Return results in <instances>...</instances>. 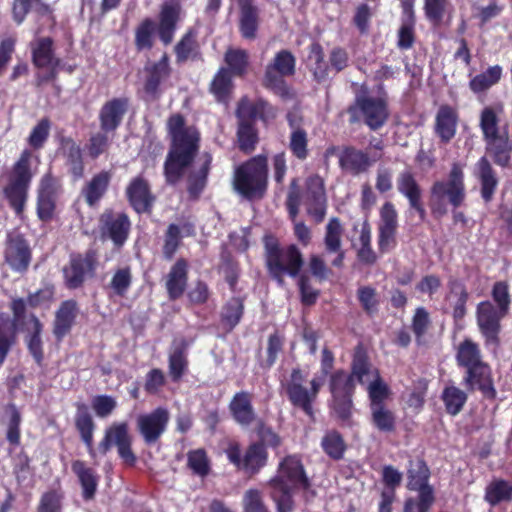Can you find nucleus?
<instances>
[{"instance_id": "f257e3e1", "label": "nucleus", "mask_w": 512, "mask_h": 512, "mask_svg": "<svg viewBox=\"0 0 512 512\" xmlns=\"http://www.w3.org/2000/svg\"><path fill=\"white\" fill-rule=\"evenodd\" d=\"M167 128L172 148L165 163V174L168 182L175 183L198 150L199 134L194 127L186 126L184 118L179 114L168 119Z\"/></svg>"}, {"instance_id": "f03ea898", "label": "nucleus", "mask_w": 512, "mask_h": 512, "mask_svg": "<svg viewBox=\"0 0 512 512\" xmlns=\"http://www.w3.org/2000/svg\"><path fill=\"white\" fill-rule=\"evenodd\" d=\"M272 498L277 504L278 512H291L293 509L292 491L306 489L309 486L301 460L295 456H287L278 467V473L270 481Z\"/></svg>"}, {"instance_id": "7ed1b4c3", "label": "nucleus", "mask_w": 512, "mask_h": 512, "mask_svg": "<svg viewBox=\"0 0 512 512\" xmlns=\"http://www.w3.org/2000/svg\"><path fill=\"white\" fill-rule=\"evenodd\" d=\"M40 158L31 150L25 149L14 163L9 174L4 194L17 215H21L27 199V191L33 176L37 173Z\"/></svg>"}, {"instance_id": "20e7f679", "label": "nucleus", "mask_w": 512, "mask_h": 512, "mask_svg": "<svg viewBox=\"0 0 512 512\" xmlns=\"http://www.w3.org/2000/svg\"><path fill=\"white\" fill-rule=\"evenodd\" d=\"M457 361L466 369L464 382L469 389L478 388L484 394L494 396L489 369L482 361L480 349L476 343L469 339L463 341L458 347Z\"/></svg>"}, {"instance_id": "39448f33", "label": "nucleus", "mask_w": 512, "mask_h": 512, "mask_svg": "<svg viewBox=\"0 0 512 512\" xmlns=\"http://www.w3.org/2000/svg\"><path fill=\"white\" fill-rule=\"evenodd\" d=\"M463 168L453 164L446 181H436L431 187L430 206L432 213L441 217L447 213L446 201L457 208L465 200Z\"/></svg>"}, {"instance_id": "423d86ee", "label": "nucleus", "mask_w": 512, "mask_h": 512, "mask_svg": "<svg viewBox=\"0 0 512 512\" xmlns=\"http://www.w3.org/2000/svg\"><path fill=\"white\" fill-rule=\"evenodd\" d=\"M233 184L242 196L248 199L261 198L267 186V158L259 155L238 167Z\"/></svg>"}, {"instance_id": "0eeeda50", "label": "nucleus", "mask_w": 512, "mask_h": 512, "mask_svg": "<svg viewBox=\"0 0 512 512\" xmlns=\"http://www.w3.org/2000/svg\"><path fill=\"white\" fill-rule=\"evenodd\" d=\"M353 374L361 384H367L370 409L384 406L389 397V388L381 379L378 370L374 369L363 352L357 351L353 359Z\"/></svg>"}, {"instance_id": "6e6552de", "label": "nucleus", "mask_w": 512, "mask_h": 512, "mask_svg": "<svg viewBox=\"0 0 512 512\" xmlns=\"http://www.w3.org/2000/svg\"><path fill=\"white\" fill-rule=\"evenodd\" d=\"M266 250V261L269 271L280 282L285 273L292 277L298 275L303 265V259L296 246L290 245L280 249L276 244H267Z\"/></svg>"}, {"instance_id": "1a4fd4ad", "label": "nucleus", "mask_w": 512, "mask_h": 512, "mask_svg": "<svg viewBox=\"0 0 512 512\" xmlns=\"http://www.w3.org/2000/svg\"><path fill=\"white\" fill-rule=\"evenodd\" d=\"M295 72V58L287 50L279 51L271 63L266 67L263 85L275 94L286 97L289 95V88L284 77L293 75Z\"/></svg>"}, {"instance_id": "9d476101", "label": "nucleus", "mask_w": 512, "mask_h": 512, "mask_svg": "<svg viewBox=\"0 0 512 512\" xmlns=\"http://www.w3.org/2000/svg\"><path fill=\"white\" fill-rule=\"evenodd\" d=\"M353 372L348 374L344 371H337L331 376L330 391L333 397V408L342 419L349 417L351 413V396L354 389Z\"/></svg>"}, {"instance_id": "9b49d317", "label": "nucleus", "mask_w": 512, "mask_h": 512, "mask_svg": "<svg viewBox=\"0 0 512 512\" xmlns=\"http://www.w3.org/2000/svg\"><path fill=\"white\" fill-rule=\"evenodd\" d=\"M113 445L117 447L119 456L127 464L132 465L135 462L126 422H115L106 429L105 436L99 444V450L102 454H106Z\"/></svg>"}, {"instance_id": "f8f14e48", "label": "nucleus", "mask_w": 512, "mask_h": 512, "mask_svg": "<svg viewBox=\"0 0 512 512\" xmlns=\"http://www.w3.org/2000/svg\"><path fill=\"white\" fill-rule=\"evenodd\" d=\"M423 465H420L417 475L409 471L408 488L419 491V499H408L405 503L404 512H428L434 501L433 491L427 485V473Z\"/></svg>"}, {"instance_id": "ddd939ff", "label": "nucleus", "mask_w": 512, "mask_h": 512, "mask_svg": "<svg viewBox=\"0 0 512 512\" xmlns=\"http://www.w3.org/2000/svg\"><path fill=\"white\" fill-rule=\"evenodd\" d=\"M350 111L353 113L359 112L364 122L373 130L383 126L388 118V109L382 98L358 97Z\"/></svg>"}, {"instance_id": "4468645a", "label": "nucleus", "mask_w": 512, "mask_h": 512, "mask_svg": "<svg viewBox=\"0 0 512 512\" xmlns=\"http://www.w3.org/2000/svg\"><path fill=\"white\" fill-rule=\"evenodd\" d=\"M507 315L490 301L480 302L476 310L477 325L487 342L495 343L500 332V321Z\"/></svg>"}, {"instance_id": "2eb2a0df", "label": "nucleus", "mask_w": 512, "mask_h": 512, "mask_svg": "<svg viewBox=\"0 0 512 512\" xmlns=\"http://www.w3.org/2000/svg\"><path fill=\"white\" fill-rule=\"evenodd\" d=\"M170 414L165 408H157L154 411L139 415L137 418V428L147 444H153L165 432Z\"/></svg>"}, {"instance_id": "dca6fc26", "label": "nucleus", "mask_w": 512, "mask_h": 512, "mask_svg": "<svg viewBox=\"0 0 512 512\" xmlns=\"http://www.w3.org/2000/svg\"><path fill=\"white\" fill-rule=\"evenodd\" d=\"M397 217L398 214L393 203L386 202L382 205L378 223V245L383 252L390 250L395 245Z\"/></svg>"}, {"instance_id": "f3484780", "label": "nucleus", "mask_w": 512, "mask_h": 512, "mask_svg": "<svg viewBox=\"0 0 512 512\" xmlns=\"http://www.w3.org/2000/svg\"><path fill=\"white\" fill-rule=\"evenodd\" d=\"M32 60L38 68H47L50 73L40 81H49L55 75V70L59 65V59L55 57L53 50V41L49 37L36 38L31 43Z\"/></svg>"}, {"instance_id": "a211bd4d", "label": "nucleus", "mask_w": 512, "mask_h": 512, "mask_svg": "<svg viewBox=\"0 0 512 512\" xmlns=\"http://www.w3.org/2000/svg\"><path fill=\"white\" fill-rule=\"evenodd\" d=\"M94 263L90 255L71 258L69 264L63 268L65 284L70 289L80 287L84 281L93 275Z\"/></svg>"}, {"instance_id": "6ab92c4d", "label": "nucleus", "mask_w": 512, "mask_h": 512, "mask_svg": "<svg viewBox=\"0 0 512 512\" xmlns=\"http://www.w3.org/2000/svg\"><path fill=\"white\" fill-rule=\"evenodd\" d=\"M5 259L15 271H25L31 261V250L26 240L20 236H10L5 250Z\"/></svg>"}, {"instance_id": "aec40b11", "label": "nucleus", "mask_w": 512, "mask_h": 512, "mask_svg": "<svg viewBox=\"0 0 512 512\" xmlns=\"http://www.w3.org/2000/svg\"><path fill=\"white\" fill-rule=\"evenodd\" d=\"M305 378L301 370L294 369L285 385V389L292 404L302 408L306 414L311 415L313 401L309 390L303 386Z\"/></svg>"}, {"instance_id": "412c9836", "label": "nucleus", "mask_w": 512, "mask_h": 512, "mask_svg": "<svg viewBox=\"0 0 512 512\" xmlns=\"http://www.w3.org/2000/svg\"><path fill=\"white\" fill-rule=\"evenodd\" d=\"M396 185L399 193L408 199L410 207L417 211L421 219H424L425 209L421 203L422 191L411 171L404 170L399 173Z\"/></svg>"}, {"instance_id": "4be33fe9", "label": "nucleus", "mask_w": 512, "mask_h": 512, "mask_svg": "<svg viewBox=\"0 0 512 512\" xmlns=\"http://www.w3.org/2000/svg\"><path fill=\"white\" fill-rule=\"evenodd\" d=\"M287 119L291 129L289 148L295 157L304 160L308 156V136L303 128L302 117L297 113H289Z\"/></svg>"}, {"instance_id": "5701e85b", "label": "nucleus", "mask_w": 512, "mask_h": 512, "mask_svg": "<svg viewBox=\"0 0 512 512\" xmlns=\"http://www.w3.org/2000/svg\"><path fill=\"white\" fill-rule=\"evenodd\" d=\"M127 107L128 101L125 98L108 101L99 114L101 129L106 133L114 131L120 125Z\"/></svg>"}, {"instance_id": "b1692460", "label": "nucleus", "mask_w": 512, "mask_h": 512, "mask_svg": "<svg viewBox=\"0 0 512 512\" xmlns=\"http://www.w3.org/2000/svg\"><path fill=\"white\" fill-rule=\"evenodd\" d=\"M306 198L311 202L309 212L321 221L325 215L326 198L324 181L320 176L312 175L306 180Z\"/></svg>"}, {"instance_id": "393cba45", "label": "nucleus", "mask_w": 512, "mask_h": 512, "mask_svg": "<svg viewBox=\"0 0 512 512\" xmlns=\"http://www.w3.org/2000/svg\"><path fill=\"white\" fill-rule=\"evenodd\" d=\"M240 9L239 28L242 36L253 39L258 28V10L252 0H234Z\"/></svg>"}, {"instance_id": "a878e982", "label": "nucleus", "mask_w": 512, "mask_h": 512, "mask_svg": "<svg viewBox=\"0 0 512 512\" xmlns=\"http://www.w3.org/2000/svg\"><path fill=\"white\" fill-rule=\"evenodd\" d=\"M237 114L239 118H260L264 122H268L276 117L277 110L274 107H272L268 102L262 99H259L256 102H251L248 99H243L239 103Z\"/></svg>"}, {"instance_id": "bb28decb", "label": "nucleus", "mask_w": 512, "mask_h": 512, "mask_svg": "<svg viewBox=\"0 0 512 512\" xmlns=\"http://www.w3.org/2000/svg\"><path fill=\"white\" fill-rule=\"evenodd\" d=\"M127 195L131 205L138 213L148 211L153 202L147 182L140 177L131 181L127 188Z\"/></svg>"}, {"instance_id": "cd10ccee", "label": "nucleus", "mask_w": 512, "mask_h": 512, "mask_svg": "<svg viewBox=\"0 0 512 512\" xmlns=\"http://www.w3.org/2000/svg\"><path fill=\"white\" fill-rule=\"evenodd\" d=\"M146 72L145 92L152 98H156L160 83L169 75L168 57L165 54L162 55L158 62L146 67Z\"/></svg>"}, {"instance_id": "c85d7f7f", "label": "nucleus", "mask_w": 512, "mask_h": 512, "mask_svg": "<svg viewBox=\"0 0 512 512\" xmlns=\"http://www.w3.org/2000/svg\"><path fill=\"white\" fill-rule=\"evenodd\" d=\"M179 12L180 7L175 3H166L162 7L158 34L165 44H169L173 39L176 22L179 18Z\"/></svg>"}, {"instance_id": "c756f323", "label": "nucleus", "mask_w": 512, "mask_h": 512, "mask_svg": "<svg viewBox=\"0 0 512 512\" xmlns=\"http://www.w3.org/2000/svg\"><path fill=\"white\" fill-rule=\"evenodd\" d=\"M230 411L236 422L242 426L250 425L255 419L251 396L247 392L235 394L230 403Z\"/></svg>"}, {"instance_id": "7c9ffc66", "label": "nucleus", "mask_w": 512, "mask_h": 512, "mask_svg": "<svg viewBox=\"0 0 512 512\" xmlns=\"http://www.w3.org/2000/svg\"><path fill=\"white\" fill-rule=\"evenodd\" d=\"M457 113L449 106H441L436 115V133L442 141H450L456 132Z\"/></svg>"}, {"instance_id": "2f4dec72", "label": "nucleus", "mask_w": 512, "mask_h": 512, "mask_svg": "<svg viewBox=\"0 0 512 512\" xmlns=\"http://www.w3.org/2000/svg\"><path fill=\"white\" fill-rule=\"evenodd\" d=\"M211 161L212 157L207 153L198 159L188 179V191L191 196L197 197L204 189Z\"/></svg>"}, {"instance_id": "473e14b6", "label": "nucleus", "mask_w": 512, "mask_h": 512, "mask_svg": "<svg viewBox=\"0 0 512 512\" xmlns=\"http://www.w3.org/2000/svg\"><path fill=\"white\" fill-rule=\"evenodd\" d=\"M339 161L343 169L353 174L364 172L371 165L366 153L352 147L342 151Z\"/></svg>"}, {"instance_id": "72a5a7b5", "label": "nucleus", "mask_w": 512, "mask_h": 512, "mask_svg": "<svg viewBox=\"0 0 512 512\" xmlns=\"http://www.w3.org/2000/svg\"><path fill=\"white\" fill-rule=\"evenodd\" d=\"M187 282V263L180 259L171 268L166 281V288L170 298L180 297L186 287Z\"/></svg>"}, {"instance_id": "f704fd0d", "label": "nucleus", "mask_w": 512, "mask_h": 512, "mask_svg": "<svg viewBox=\"0 0 512 512\" xmlns=\"http://www.w3.org/2000/svg\"><path fill=\"white\" fill-rule=\"evenodd\" d=\"M77 303L73 300L64 301L56 313L54 333L58 338L66 335L71 329L77 315Z\"/></svg>"}, {"instance_id": "c9c22d12", "label": "nucleus", "mask_w": 512, "mask_h": 512, "mask_svg": "<svg viewBox=\"0 0 512 512\" xmlns=\"http://www.w3.org/2000/svg\"><path fill=\"white\" fill-rule=\"evenodd\" d=\"M106 228L116 246H122L128 237L130 221L125 214L106 215Z\"/></svg>"}, {"instance_id": "e433bc0d", "label": "nucleus", "mask_w": 512, "mask_h": 512, "mask_svg": "<svg viewBox=\"0 0 512 512\" xmlns=\"http://www.w3.org/2000/svg\"><path fill=\"white\" fill-rule=\"evenodd\" d=\"M267 461V452L262 444L249 446L243 457L242 470L249 474L257 473Z\"/></svg>"}, {"instance_id": "4c0bfd02", "label": "nucleus", "mask_w": 512, "mask_h": 512, "mask_svg": "<svg viewBox=\"0 0 512 512\" xmlns=\"http://www.w3.org/2000/svg\"><path fill=\"white\" fill-rule=\"evenodd\" d=\"M110 179L111 174L107 171H102L96 174L88 183L83 193L86 202L90 206L94 205L104 195L110 182Z\"/></svg>"}, {"instance_id": "58836bf2", "label": "nucleus", "mask_w": 512, "mask_h": 512, "mask_svg": "<svg viewBox=\"0 0 512 512\" xmlns=\"http://www.w3.org/2000/svg\"><path fill=\"white\" fill-rule=\"evenodd\" d=\"M477 175L482 185V197L489 201L497 186V179L489 161L485 157H482L477 163Z\"/></svg>"}, {"instance_id": "ea45409f", "label": "nucleus", "mask_w": 512, "mask_h": 512, "mask_svg": "<svg viewBox=\"0 0 512 512\" xmlns=\"http://www.w3.org/2000/svg\"><path fill=\"white\" fill-rule=\"evenodd\" d=\"M486 140L488 142L487 151L494 157V161L499 165H506L510 159L511 150L507 136L499 134Z\"/></svg>"}, {"instance_id": "a19ab883", "label": "nucleus", "mask_w": 512, "mask_h": 512, "mask_svg": "<svg viewBox=\"0 0 512 512\" xmlns=\"http://www.w3.org/2000/svg\"><path fill=\"white\" fill-rule=\"evenodd\" d=\"M501 76L502 67L491 66L485 72L474 76L469 82V87L475 93L483 92L498 83Z\"/></svg>"}, {"instance_id": "79ce46f5", "label": "nucleus", "mask_w": 512, "mask_h": 512, "mask_svg": "<svg viewBox=\"0 0 512 512\" xmlns=\"http://www.w3.org/2000/svg\"><path fill=\"white\" fill-rule=\"evenodd\" d=\"M344 227L338 218L329 219L324 235V244L328 252H340Z\"/></svg>"}, {"instance_id": "37998d69", "label": "nucleus", "mask_w": 512, "mask_h": 512, "mask_svg": "<svg viewBox=\"0 0 512 512\" xmlns=\"http://www.w3.org/2000/svg\"><path fill=\"white\" fill-rule=\"evenodd\" d=\"M232 89L233 83L229 70L220 68L210 84V92L218 101H225Z\"/></svg>"}, {"instance_id": "c03bdc74", "label": "nucleus", "mask_w": 512, "mask_h": 512, "mask_svg": "<svg viewBox=\"0 0 512 512\" xmlns=\"http://www.w3.org/2000/svg\"><path fill=\"white\" fill-rule=\"evenodd\" d=\"M55 208L54 191L48 180H42L38 196V216L42 220L52 217Z\"/></svg>"}, {"instance_id": "a18cd8bd", "label": "nucleus", "mask_w": 512, "mask_h": 512, "mask_svg": "<svg viewBox=\"0 0 512 512\" xmlns=\"http://www.w3.org/2000/svg\"><path fill=\"white\" fill-rule=\"evenodd\" d=\"M224 60L229 67L230 74L242 76L247 70L249 56L243 49L229 48L225 53Z\"/></svg>"}, {"instance_id": "49530a36", "label": "nucleus", "mask_w": 512, "mask_h": 512, "mask_svg": "<svg viewBox=\"0 0 512 512\" xmlns=\"http://www.w3.org/2000/svg\"><path fill=\"white\" fill-rule=\"evenodd\" d=\"M371 421L375 428L381 432L390 433L396 427V417L386 406L371 408Z\"/></svg>"}, {"instance_id": "de8ad7c7", "label": "nucleus", "mask_w": 512, "mask_h": 512, "mask_svg": "<svg viewBox=\"0 0 512 512\" xmlns=\"http://www.w3.org/2000/svg\"><path fill=\"white\" fill-rule=\"evenodd\" d=\"M25 329L29 334L28 348L35 359L40 361L42 359V344L40 339L42 325L34 315H30L25 322Z\"/></svg>"}, {"instance_id": "09e8293b", "label": "nucleus", "mask_w": 512, "mask_h": 512, "mask_svg": "<svg viewBox=\"0 0 512 512\" xmlns=\"http://www.w3.org/2000/svg\"><path fill=\"white\" fill-rule=\"evenodd\" d=\"M61 148L67 157L73 175L77 178L81 177L83 174V163L80 147L72 139H63Z\"/></svg>"}, {"instance_id": "8fccbe9b", "label": "nucleus", "mask_w": 512, "mask_h": 512, "mask_svg": "<svg viewBox=\"0 0 512 512\" xmlns=\"http://www.w3.org/2000/svg\"><path fill=\"white\" fill-rule=\"evenodd\" d=\"M446 410L451 415L458 414L467 400V394L456 386H448L442 393Z\"/></svg>"}, {"instance_id": "3c124183", "label": "nucleus", "mask_w": 512, "mask_h": 512, "mask_svg": "<svg viewBox=\"0 0 512 512\" xmlns=\"http://www.w3.org/2000/svg\"><path fill=\"white\" fill-rule=\"evenodd\" d=\"M467 298L468 295L463 285L459 282H452L447 301L453 306V315L456 319H461L465 315Z\"/></svg>"}, {"instance_id": "603ef678", "label": "nucleus", "mask_w": 512, "mask_h": 512, "mask_svg": "<svg viewBox=\"0 0 512 512\" xmlns=\"http://www.w3.org/2000/svg\"><path fill=\"white\" fill-rule=\"evenodd\" d=\"M75 421L76 427L81 434L82 440L90 449V451H92L94 423L92 417L84 405L79 406Z\"/></svg>"}, {"instance_id": "864d4df0", "label": "nucleus", "mask_w": 512, "mask_h": 512, "mask_svg": "<svg viewBox=\"0 0 512 512\" xmlns=\"http://www.w3.org/2000/svg\"><path fill=\"white\" fill-rule=\"evenodd\" d=\"M72 469L77 474L81 482L84 497L87 499L92 498L97 486L96 477L93 471L89 468H86L84 463L81 461L74 462Z\"/></svg>"}, {"instance_id": "5fc2aeb1", "label": "nucleus", "mask_w": 512, "mask_h": 512, "mask_svg": "<svg viewBox=\"0 0 512 512\" xmlns=\"http://www.w3.org/2000/svg\"><path fill=\"white\" fill-rule=\"evenodd\" d=\"M512 495V486L505 481L497 480L492 482L486 490V500L495 505L501 501L509 500Z\"/></svg>"}, {"instance_id": "6e6d98bb", "label": "nucleus", "mask_w": 512, "mask_h": 512, "mask_svg": "<svg viewBox=\"0 0 512 512\" xmlns=\"http://www.w3.org/2000/svg\"><path fill=\"white\" fill-rule=\"evenodd\" d=\"M175 51L180 61L195 58L199 53L196 35L192 31L188 32L176 45Z\"/></svg>"}, {"instance_id": "4d7b16f0", "label": "nucleus", "mask_w": 512, "mask_h": 512, "mask_svg": "<svg viewBox=\"0 0 512 512\" xmlns=\"http://www.w3.org/2000/svg\"><path fill=\"white\" fill-rule=\"evenodd\" d=\"M308 66L317 79H322L326 76L327 66L324 62L323 51L319 44L313 43L311 45L308 55Z\"/></svg>"}, {"instance_id": "13d9d810", "label": "nucleus", "mask_w": 512, "mask_h": 512, "mask_svg": "<svg viewBox=\"0 0 512 512\" xmlns=\"http://www.w3.org/2000/svg\"><path fill=\"white\" fill-rule=\"evenodd\" d=\"M14 340V328L7 317H0V365L4 359Z\"/></svg>"}, {"instance_id": "bf43d9fd", "label": "nucleus", "mask_w": 512, "mask_h": 512, "mask_svg": "<svg viewBox=\"0 0 512 512\" xmlns=\"http://www.w3.org/2000/svg\"><path fill=\"white\" fill-rule=\"evenodd\" d=\"M324 451L333 459H340L345 450L342 437L335 431L327 433L322 439Z\"/></svg>"}, {"instance_id": "052dcab7", "label": "nucleus", "mask_w": 512, "mask_h": 512, "mask_svg": "<svg viewBox=\"0 0 512 512\" xmlns=\"http://www.w3.org/2000/svg\"><path fill=\"white\" fill-rule=\"evenodd\" d=\"M6 414L8 416L7 440L13 445H18L20 442V413L14 405H11L6 409Z\"/></svg>"}, {"instance_id": "680f3d73", "label": "nucleus", "mask_w": 512, "mask_h": 512, "mask_svg": "<svg viewBox=\"0 0 512 512\" xmlns=\"http://www.w3.org/2000/svg\"><path fill=\"white\" fill-rule=\"evenodd\" d=\"M154 30V22L150 19L144 20L138 26L136 29L135 44L139 50L151 48Z\"/></svg>"}, {"instance_id": "e2e57ef3", "label": "nucleus", "mask_w": 512, "mask_h": 512, "mask_svg": "<svg viewBox=\"0 0 512 512\" xmlns=\"http://www.w3.org/2000/svg\"><path fill=\"white\" fill-rule=\"evenodd\" d=\"M92 409L97 417L107 418L117 407V401L109 395H98L92 399Z\"/></svg>"}, {"instance_id": "0e129e2a", "label": "nucleus", "mask_w": 512, "mask_h": 512, "mask_svg": "<svg viewBox=\"0 0 512 512\" xmlns=\"http://www.w3.org/2000/svg\"><path fill=\"white\" fill-rule=\"evenodd\" d=\"M50 132V122L44 118L38 122V124L32 129L29 137L28 144L33 149H40L46 142Z\"/></svg>"}, {"instance_id": "69168bd1", "label": "nucleus", "mask_w": 512, "mask_h": 512, "mask_svg": "<svg viewBox=\"0 0 512 512\" xmlns=\"http://www.w3.org/2000/svg\"><path fill=\"white\" fill-rule=\"evenodd\" d=\"M242 312V300L240 298H232L223 308L222 318L230 328H233L238 324Z\"/></svg>"}, {"instance_id": "338daca9", "label": "nucleus", "mask_w": 512, "mask_h": 512, "mask_svg": "<svg viewBox=\"0 0 512 512\" xmlns=\"http://www.w3.org/2000/svg\"><path fill=\"white\" fill-rule=\"evenodd\" d=\"M240 119L241 123L238 128L239 146L244 151H251L253 150L256 143L255 131L251 124L247 121L248 119Z\"/></svg>"}, {"instance_id": "774afa93", "label": "nucleus", "mask_w": 512, "mask_h": 512, "mask_svg": "<svg viewBox=\"0 0 512 512\" xmlns=\"http://www.w3.org/2000/svg\"><path fill=\"white\" fill-rule=\"evenodd\" d=\"M63 495L55 490L47 491L40 499L38 512H60Z\"/></svg>"}]
</instances>
